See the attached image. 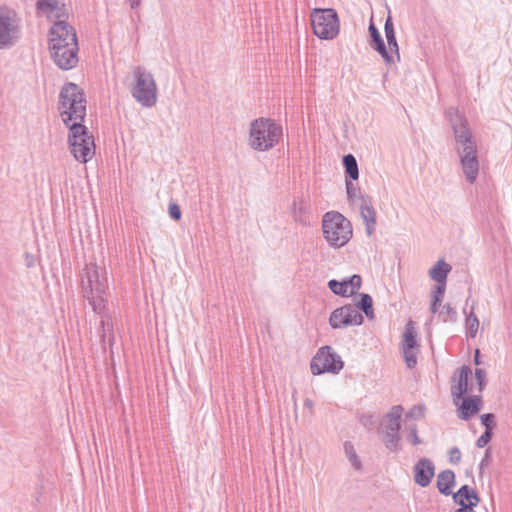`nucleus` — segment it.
Wrapping results in <instances>:
<instances>
[{"mask_svg": "<svg viewBox=\"0 0 512 512\" xmlns=\"http://www.w3.org/2000/svg\"><path fill=\"white\" fill-rule=\"evenodd\" d=\"M446 117L453 133L454 149L462 174L469 184H474L480 171L476 137L466 117L456 108H449Z\"/></svg>", "mask_w": 512, "mask_h": 512, "instance_id": "f257e3e1", "label": "nucleus"}, {"mask_svg": "<svg viewBox=\"0 0 512 512\" xmlns=\"http://www.w3.org/2000/svg\"><path fill=\"white\" fill-rule=\"evenodd\" d=\"M48 51L53 63L61 70L75 68L79 62L76 29L65 20H56L48 31Z\"/></svg>", "mask_w": 512, "mask_h": 512, "instance_id": "f03ea898", "label": "nucleus"}, {"mask_svg": "<svg viewBox=\"0 0 512 512\" xmlns=\"http://www.w3.org/2000/svg\"><path fill=\"white\" fill-rule=\"evenodd\" d=\"M81 287L84 298L89 302L95 313H102L106 307L105 293L107 276L104 267L96 263H88L81 275Z\"/></svg>", "mask_w": 512, "mask_h": 512, "instance_id": "7ed1b4c3", "label": "nucleus"}, {"mask_svg": "<svg viewBox=\"0 0 512 512\" xmlns=\"http://www.w3.org/2000/svg\"><path fill=\"white\" fill-rule=\"evenodd\" d=\"M58 110L66 127L83 125L86 115V99L83 91L74 83L65 84L59 95Z\"/></svg>", "mask_w": 512, "mask_h": 512, "instance_id": "20e7f679", "label": "nucleus"}, {"mask_svg": "<svg viewBox=\"0 0 512 512\" xmlns=\"http://www.w3.org/2000/svg\"><path fill=\"white\" fill-rule=\"evenodd\" d=\"M283 136L282 127L271 118L260 117L250 123L248 146L258 152L273 149Z\"/></svg>", "mask_w": 512, "mask_h": 512, "instance_id": "39448f33", "label": "nucleus"}, {"mask_svg": "<svg viewBox=\"0 0 512 512\" xmlns=\"http://www.w3.org/2000/svg\"><path fill=\"white\" fill-rule=\"evenodd\" d=\"M322 234L333 249L344 247L353 236V227L344 215L337 211L326 212L322 217Z\"/></svg>", "mask_w": 512, "mask_h": 512, "instance_id": "423d86ee", "label": "nucleus"}, {"mask_svg": "<svg viewBox=\"0 0 512 512\" xmlns=\"http://www.w3.org/2000/svg\"><path fill=\"white\" fill-rule=\"evenodd\" d=\"M132 73L133 83L130 88L132 97L142 107L155 106L158 99V88L153 75L142 66L134 67Z\"/></svg>", "mask_w": 512, "mask_h": 512, "instance_id": "0eeeda50", "label": "nucleus"}, {"mask_svg": "<svg viewBox=\"0 0 512 512\" xmlns=\"http://www.w3.org/2000/svg\"><path fill=\"white\" fill-rule=\"evenodd\" d=\"M68 133V148L76 161L86 164L95 155V142L93 135L88 131L85 125H78L76 123L67 127Z\"/></svg>", "mask_w": 512, "mask_h": 512, "instance_id": "6e6552de", "label": "nucleus"}, {"mask_svg": "<svg viewBox=\"0 0 512 512\" xmlns=\"http://www.w3.org/2000/svg\"><path fill=\"white\" fill-rule=\"evenodd\" d=\"M313 33L321 40H332L340 32L338 14L333 8H315L310 14Z\"/></svg>", "mask_w": 512, "mask_h": 512, "instance_id": "1a4fd4ad", "label": "nucleus"}, {"mask_svg": "<svg viewBox=\"0 0 512 512\" xmlns=\"http://www.w3.org/2000/svg\"><path fill=\"white\" fill-rule=\"evenodd\" d=\"M22 36V20L18 13L7 6L0 7V49L14 47Z\"/></svg>", "mask_w": 512, "mask_h": 512, "instance_id": "9d476101", "label": "nucleus"}, {"mask_svg": "<svg viewBox=\"0 0 512 512\" xmlns=\"http://www.w3.org/2000/svg\"><path fill=\"white\" fill-rule=\"evenodd\" d=\"M344 367L341 356L334 351L331 346L321 347L310 363V369L313 375L323 373L338 374Z\"/></svg>", "mask_w": 512, "mask_h": 512, "instance_id": "9b49d317", "label": "nucleus"}, {"mask_svg": "<svg viewBox=\"0 0 512 512\" xmlns=\"http://www.w3.org/2000/svg\"><path fill=\"white\" fill-rule=\"evenodd\" d=\"M363 316L352 304H347L332 311L329 324L333 329H341L349 326H359L363 323Z\"/></svg>", "mask_w": 512, "mask_h": 512, "instance_id": "f8f14e48", "label": "nucleus"}, {"mask_svg": "<svg viewBox=\"0 0 512 512\" xmlns=\"http://www.w3.org/2000/svg\"><path fill=\"white\" fill-rule=\"evenodd\" d=\"M471 375V369L465 365L454 373L451 380V394L454 400L462 399L466 393L472 392V387L468 386Z\"/></svg>", "mask_w": 512, "mask_h": 512, "instance_id": "ddd939ff", "label": "nucleus"}, {"mask_svg": "<svg viewBox=\"0 0 512 512\" xmlns=\"http://www.w3.org/2000/svg\"><path fill=\"white\" fill-rule=\"evenodd\" d=\"M413 472L415 483L424 488L430 485L435 475V465L432 460L421 458L414 465Z\"/></svg>", "mask_w": 512, "mask_h": 512, "instance_id": "4468645a", "label": "nucleus"}, {"mask_svg": "<svg viewBox=\"0 0 512 512\" xmlns=\"http://www.w3.org/2000/svg\"><path fill=\"white\" fill-rule=\"evenodd\" d=\"M291 216L293 220L302 225L309 226L312 221V213L308 200L303 197H297L293 199L291 208Z\"/></svg>", "mask_w": 512, "mask_h": 512, "instance_id": "2eb2a0df", "label": "nucleus"}, {"mask_svg": "<svg viewBox=\"0 0 512 512\" xmlns=\"http://www.w3.org/2000/svg\"><path fill=\"white\" fill-rule=\"evenodd\" d=\"M36 11L39 15H44L48 19H58L64 15V4L59 0H38L36 2Z\"/></svg>", "mask_w": 512, "mask_h": 512, "instance_id": "dca6fc26", "label": "nucleus"}, {"mask_svg": "<svg viewBox=\"0 0 512 512\" xmlns=\"http://www.w3.org/2000/svg\"><path fill=\"white\" fill-rule=\"evenodd\" d=\"M400 424L394 423H386L385 424V434L383 438V442L385 447L392 451L397 452L400 449Z\"/></svg>", "mask_w": 512, "mask_h": 512, "instance_id": "f3484780", "label": "nucleus"}, {"mask_svg": "<svg viewBox=\"0 0 512 512\" xmlns=\"http://www.w3.org/2000/svg\"><path fill=\"white\" fill-rule=\"evenodd\" d=\"M453 500L459 506H462V504H466L472 505V507H476L480 501V498L474 489L470 488L468 485H463L453 495Z\"/></svg>", "mask_w": 512, "mask_h": 512, "instance_id": "a211bd4d", "label": "nucleus"}, {"mask_svg": "<svg viewBox=\"0 0 512 512\" xmlns=\"http://www.w3.org/2000/svg\"><path fill=\"white\" fill-rule=\"evenodd\" d=\"M360 214L365 223L366 233L370 236L375 231L376 212L372 205L367 201H363L360 205Z\"/></svg>", "mask_w": 512, "mask_h": 512, "instance_id": "6ab92c4d", "label": "nucleus"}, {"mask_svg": "<svg viewBox=\"0 0 512 512\" xmlns=\"http://www.w3.org/2000/svg\"><path fill=\"white\" fill-rule=\"evenodd\" d=\"M437 488L443 495L452 494V488L455 485V474L452 470L441 471L437 476Z\"/></svg>", "mask_w": 512, "mask_h": 512, "instance_id": "aec40b11", "label": "nucleus"}, {"mask_svg": "<svg viewBox=\"0 0 512 512\" xmlns=\"http://www.w3.org/2000/svg\"><path fill=\"white\" fill-rule=\"evenodd\" d=\"M469 299L466 300V304H468ZM463 313L465 314V329L466 334L469 338H475L478 329H479V320L474 313V304L471 306L470 311H467V305L463 308Z\"/></svg>", "mask_w": 512, "mask_h": 512, "instance_id": "412c9836", "label": "nucleus"}, {"mask_svg": "<svg viewBox=\"0 0 512 512\" xmlns=\"http://www.w3.org/2000/svg\"><path fill=\"white\" fill-rule=\"evenodd\" d=\"M480 403L481 400L477 396L463 399V402L459 408V417L461 419L467 420L471 416L477 414L480 410Z\"/></svg>", "mask_w": 512, "mask_h": 512, "instance_id": "4be33fe9", "label": "nucleus"}, {"mask_svg": "<svg viewBox=\"0 0 512 512\" xmlns=\"http://www.w3.org/2000/svg\"><path fill=\"white\" fill-rule=\"evenodd\" d=\"M451 271V266L444 260H439L429 270V276L437 282V284H446L447 275Z\"/></svg>", "mask_w": 512, "mask_h": 512, "instance_id": "5701e85b", "label": "nucleus"}, {"mask_svg": "<svg viewBox=\"0 0 512 512\" xmlns=\"http://www.w3.org/2000/svg\"><path fill=\"white\" fill-rule=\"evenodd\" d=\"M401 346L418 350L417 333L414 322L411 320L405 325Z\"/></svg>", "mask_w": 512, "mask_h": 512, "instance_id": "b1692460", "label": "nucleus"}, {"mask_svg": "<svg viewBox=\"0 0 512 512\" xmlns=\"http://www.w3.org/2000/svg\"><path fill=\"white\" fill-rule=\"evenodd\" d=\"M374 49L381 55L386 65H394L400 62V54L391 52L384 41L375 44Z\"/></svg>", "mask_w": 512, "mask_h": 512, "instance_id": "393cba45", "label": "nucleus"}, {"mask_svg": "<svg viewBox=\"0 0 512 512\" xmlns=\"http://www.w3.org/2000/svg\"><path fill=\"white\" fill-rule=\"evenodd\" d=\"M384 32L387 40V46L391 52L399 53V47L395 36L394 25L392 18L387 17L384 24Z\"/></svg>", "mask_w": 512, "mask_h": 512, "instance_id": "a878e982", "label": "nucleus"}, {"mask_svg": "<svg viewBox=\"0 0 512 512\" xmlns=\"http://www.w3.org/2000/svg\"><path fill=\"white\" fill-rule=\"evenodd\" d=\"M343 165L346 175L349 176L351 180H357L359 178L358 164L352 154H347L343 157Z\"/></svg>", "mask_w": 512, "mask_h": 512, "instance_id": "bb28decb", "label": "nucleus"}, {"mask_svg": "<svg viewBox=\"0 0 512 512\" xmlns=\"http://www.w3.org/2000/svg\"><path fill=\"white\" fill-rule=\"evenodd\" d=\"M360 301L357 303V309H361L368 318L374 317L372 298L369 294H360Z\"/></svg>", "mask_w": 512, "mask_h": 512, "instance_id": "cd10ccee", "label": "nucleus"}, {"mask_svg": "<svg viewBox=\"0 0 512 512\" xmlns=\"http://www.w3.org/2000/svg\"><path fill=\"white\" fill-rule=\"evenodd\" d=\"M329 289L336 295L342 296V297H348L350 296V290H348V285L346 283V280L338 281V280H330L328 282Z\"/></svg>", "mask_w": 512, "mask_h": 512, "instance_id": "c85d7f7f", "label": "nucleus"}, {"mask_svg": "<svg viewBox=\"0 0 512 512\" xmlns=\"http://www.w3.org/2000/svg\"><path fill=\"white\" fill-rule=\"evenodd\" d=\"M344 451L352 466L356 470H360L362 464L351 442L344 443Z\"/></svg>", "mask_w": 512, "mask_h": 512, "instance_id": "c756f323", "label": "nucleus"}, {"mask_svg": "<svg viewBox=\"0 0 512 512\" xmlns=\"http://www.w3.org/2000/svg\"><path fill=\"white\" fill-rule=\"evenodd\" d=\"M105 310H106V308L103 310L102 313H99L101 315L100 326H101V330H102L101 338H102L103 342L106 341L107 336L112 335V330H113L111 319L108 315L105 314Z\"/></svg>", "mask_w": 512, "mask_h": 512, "instance_id": "7c9ffc66", "label": "nucleus"}, {"mask_svg": "<svg viewBox=\"0 0 512 512\" xmlns=\"http://www.w3.org/2000/svg\"><path fill=\"white\" fill-rule=\"evenodd\" d=\"M403 358L408 368L412 369L417 365L418 350L401 346Z\"/></svg>", "mask_w": 512, "mask_h": 512, "instance_id": "2f4dec72", "label": "nucleus"}, {"mask_svg": "<svg viewBox=\"0 0 512 512\" xmlns=\"http://www.w3.org/2000/svg\"><path fill=\"white\" fill-rule=\"evenodd\" d=\"M354 180H346V192L348 199L355 202L361 198V192L358 185L353 182Z\"/></svg>", "mask_w": 512, "mask_h": 512, "instance_id": "473e14b6", "label": "nucleus"}, {"mask_svg": "<svg viewBox=\"0 0 512 512\" xmlns=\"http://www.w3.org/2000/svg\"><path fill=\"white\" fill-rule=\"evenodd\" d=\"M403 408L402 406L396 405L391 408L389 413L386 415V423L400 424L402 417Z\"/></svg>", "mask_w": 512, "mask_h": 512, "instance_id": "72a5a7b5", "label": "nucleus"}, {"mask_svg": "<svg viewBox=\"0 0 512 512\" xmlns=\"http://www.w3.org/2000/svg\"><path fill=\"white\" fill-rule=\"evenodd\" d=\"M348 285V290H350V296L357 293L362 284V279L359 275H352L351 277L345 279Z\"/></svg>", "mask_w": 512, "mask_h": 512, "instance_id": "f704fd0d", "label": "nucleus"}, {"mask_svg": "<svg viewBox=\"0 0 512 512\" xmlns=\"http://www.w3.org/2000/svg\"><path fill=\"white\" fill-rule=\"evenodd\" d=\"M407 440L413 445H419L422 443V440L417 434V426L415 424L407 426Z\"/></svg>", "mask_w": 512, "mask_h": 512, "instance_id": "c9c22d12", "label": "nucleus"}, {"mask_svg": "<svg viewBox=\"0 0 512 512\" xmlns=\"http://www.w3.org/2000/svg\"><path fill=\"white\" fill-rule=\"evenodd\" d=\"M475 380L478 384V390L481 392L486 383V372L483 369L477 368L475 370Z\"/></svg>", "mask_w": 512, "mask_h": 512, "instance_id": "e433bc0d", "label": "nucleus"}, {"mask_svg": "<svg viewBox=\"0 0 512 512\" xmlns=\"http://www.w3.org/2000/svg\"><path fill=\"white\" fill-rule=\"evenodd\" d=\"M425 415V407L422 405L414 406L409 413L407 414V417L414 418V419H421Z\"/></svg>", "mask_w": 512, "mask_h": 512, "instance_id": "4c0bfd02", "label": "nucleus"}, {"mask_svg": "<svg viewBox=\"0 0 512 512\" xmlns=\"http://www.w3.org/2000/svg\"><path fill=\"white\" fill-rule=\"evenodd\" d=\"M440 316H445V320L447 318L455 319L456 317V311L450 304L443 305L442 309L439 312Z\"/></svg>", "mask_w": 512, "mask_h": 512, "instance_id": "58836bf2", "label": "nucleus"}, {"mask_svg": "<svg viewBox=\"0 0 512 512\" xmlns=\"http://www.w3.org/2000/svg\"><path fill=\"white\" fill-rule=\"evenodd\" d=\"M492 432L490 430H485L484 433L477 439L476 445L479 448H483L486 446L491 440Z\"/></svg>", "mask_w": 512, "mask_h": 512, "instance_id": "ea45409f", "label": "nucleus"}, {"mask_svg": "<svg viewBox=\"0 0 512 512\" xmlns=\"http://www.w3.org/2000/svg\"><path fill=\"white\" fill-rule=\"evenodd\" d=\"M481 423L485 426V430H490L492 432L493 423H494V415L487 413L481 415Z\"/></svg>", "mask_w": 512, "mask_h": 512, "instance_id": "a19ab883", "label": "nucleus"}, {"mask_svg": "<svg viewBox=\"0 0 512 512\" xmlns=\"http://www.w3.org/2000/svg\"><path fill=\"white\" fill-rule=\"evenodd\" d=\"M169 216L174 220H180L181 210L176 203H170L168 207Z\"/></svg>", "mask_w": 512, "mask_h": 512, "instance_id": "79ce46f5", "label": "nucleus"}, {"mask_svg": "<svg viewBox=\"0 0 512 512\" xmlns=\"http://www.w3.org/2000/svg\"><path fill=\"white\" fill-rule=\"evenodd\" d=\"M368 30H369L370 36L375 44L383 41L378 29L376 28V26L373 23H370Z\"/></svg>", "mask_w": 512, "mask_h": 512, "instance_id": "37998d69", "label": "nucleus"}, {"mask_svg": "<svg viewBox=\"0 0 512 512\" xmlns=\"http://www.w3.org/2000/svg\"><path fill=\"white\" fill-rule=\"evenodd\" d=\"M460 460H461L460 450L457 447L451 448V450L449 451V461L452 464H457L460 462Z\"/></svg>", "mask_w": 512, "mask_h": 512, "instance_id": "c03bdc74", "label": "nucleus"}, {"mask_svg": "<svg viewBox=\"0 0 512 512\" xmlns=\"http://www.w3.org/2000/svg\"><path fill=\"white\" fill-rule=\"evenodd\" d=\"M445 287H446V284H437L436 287H435V290L433 291V296L432 297L439 298V302H440L442 300L443 295H444Z\"/></svg>", "mask_w": 512, "mask_h": 512, "instance_id": "a18cd8bd", "label": "nucleus"}, {"mask_svg": "<svg viewBox=\"0 0 512 512\" xmlns=\"http://www.w3.org/2000/svg\"><path fill=\"white\" fill-rule=\"evenodd\" d=\"M438 303H439V298L432 297V302H431V305H430L431 313L435 314L438 311Z\"/></svg>", "mask_w": 512, "mask_h": 512, "instance_id": "49530a36", "label": "nucleus"}, {"mask_svg": "<svg viewBox=\"0 0 512 512\" xmlns=\"http://www.w3.org/2000/svg\"><path fill=\"white\" fill-rule=\"evenodd\" d=\"M474 508L475 507H472V505L462 504V506H460V508H458L455 512H476Z\"/></svg>", "mask_w": 512, "mask_h": 512, "instance_id": "de8ad7c7", "label": "nucleus"}, {"mask_svg": "<svg viewBox=\"0 0 512 512\" xmlns=\"http://www.w3.org/2000/svg\"><path fill=\"white\" fill-rule=\"evenodd\" d=\"M131 9H136L140 6L141 0H128Z\"/></svg>", "mask_w": 512, "mask_h": 512, "instance_id": "09e8293b", "label": "nucleus"}, {"mask_svg": "<svg viewBox=\"0 0 512 512\" xmlns=\"http://www.w3.org/2000/svg\"><path fill=\"white\" fill-rule=\"evenodd\" d=\"M479 354H480V352H479V350L477 349V350L475 351V355H474V363H475L476 365H479V364H480V361H479Z\"/></svg>", "mask_w": 512, "mask_h": 512, "instance_id": "8fccbe9b", "label": "nucleus"}, {"mask_svg": "<svg viewBox=\"0 0 512 512\" xmlns=\"http://www.w3.org/2000/svg\"><path fill=\"white\" fill-rule=\"evenodd\" d=\"M488 460H489V454H488V452H487V453H486V455H485V457H484V459L481 461L480 466L482 467V466L484 465V463H485V462H487Z\"/></svg>", "mask_w": 512, "mask_h": 512, "instance_id": "3c124183", "label": "nucleus"}, {"mask_svg": "<svg viewBox=\"0 0 512 512\" xmlns=\"http://www.w3.org/2000/svg\"><path fill=\"white\" fill-rule=\"evenodd\" d=\"M305 406L311 408L312 407V401L306 400L305 401Z\"/></svg>", "mask_w": 512, "mask_h": 512, "instance_id": "603ef678", "label": "nucleus"}]
</instances>
